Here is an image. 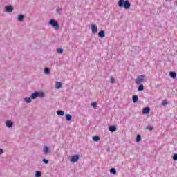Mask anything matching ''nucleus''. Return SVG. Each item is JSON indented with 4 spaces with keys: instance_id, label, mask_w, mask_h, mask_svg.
I'll return each instance as SVG.
<instances>
[{
    "instance_id": "1",
    "label": "nucleus",
    "mask_w": 177,
    "mask_h": 177,
    "mask_svg": "<svg viewBox=\"0 0 177 177\" xmlns=\"http://www.w3.org/2000/svg\"><path fill=\"white\" fill-rule=\"evenodd\" d=\"M118 5L119 8H124V9L131 8V3L128 0H119Z\"/></svg>"
},
{
    "instance_id": "2",
    "label": "nucleus",
    "mask_w": 177,
    "mask_h": 177,
    "mask_svg": "<svg viewBox=\"0 0 177 177\" xmlns=\"http://www.w3.org/2000/svg\"><path fill=\"white\" fill-rule=\"evenodd\" d=\"M48 24H50V26H52V27L56 30H60V25L55 19H50Z\"/></svg>"
},
{
    "instance_id": "3",
    "label": "nucleus",
    "mask_w": 177,
    "mask_h": 177,
    "mask_svg": "<svg viewBox=\"0 0 177 177\" xmlns=\"http://www.w3.org/2000/svg\"><path fill=\"white\" fill-rule=\"evenodd\" d=\"M44 93L35 92L31 95V99H37V97H44Z\"/></svg>"
},
{
    "instance_id": "4",
    "label": "nucleus",
    "mask_w": 177,
    "mask_h": 177,
    "mask_svg": "<svg viewBox=\"0 0 177 177\" xmlns=\"http://www.w3.org/2000/svg\"><path fill=\"white\" fill-rule=\"evenodd\" d=\"M144 81H145V75H140L136 80V84H137V85H139L142 84V82H143Z\"/></svg>"
},
{
    "instance_id": "5",
    "label": "nucleus",
    "mask_w": 177,
    "mask_h": 177,
    "mask_svg": "<svg viewBox=\"0 0 177 177\" xmlns=\"http://www.w3.org/2000/svg\"><path fill=\"white\" fill-rule=\"evenodd\" d=\"M91 31L93 34H96L97 32V26L95 25V24H92L91 25Z\"/></svg>"
},
{
    "instance_id": "6",
    "label": "nucleus",
    "mask_w": 177,
    "mask_h": 177,
    "mask_svg": "<svg viewBox=\"0 0 177 177\" xmlns=\"http://www.w3.org/2000/svg\"><path fill=\"white\" fill-rule=\"evenodd\" d=\"M78 160H80V156L78 155H74L71 157V162H77Z\"/></svg>"
},
{
    "instance_id": "7",
    "label": "nucleus",
    "mask_w": 177,
    "mask_h": 177,
    "mask_svg": "<svg viewBox=\"0 0 177 177\" xmlns=\"http://www.w3.org/2000/svg\"><path fill=\"white\" fill-rule=\"evenodd\" d=\"M150 113V107H145L142 110V114H149Z\"/></svg>"
},
{
    "instance_id": "8",
    "label": "nucleus",
    "mask_w": 177,
    "mask_h": 177,
    "mask_svg": "<svg viewBox=\"0 0 177 177\" xmlns=\"http://www.w3.org/2000/svg\"><path fill=\"white\" fill-rule=\"evenodd\" d=\"M98 37H100V38H104L106 37L104 30H100L98 33Z\"/></svg>"
},
{
    "instance_id": "9",
    "label": "nucleus",
    "mask_w": 177,
    "mask_h": 177,
    "mask_svg": "<svg viewBox=\"0 0 177 177\" xmlns=\"http://www.w3.org/2000/svg\"><path fill=\"white\" fill-rule=\"evenodd\" d=\"M109 131H110V132H115V131H117V127L115 126H110L109 127Z\"/></svg>"
},
{
    "instance_id": "10",
    "label": "nucleus",
    "mask_w": 177,
    "mask_h": 177,
    "mask_svg": "<svg viewBox=\"0 0 177 177\" xmlns=\"http://www.w3.org/2000/svg\"><path fill=\"white\" fill-rule=\"evenodd\" d=\"M6 12H13V8L12 6H6Z\"/></svg>"
},
{
    "instance_id": "11",
    "label": "nucleus",
    "mask_w": 177,
    "mask_h": 177,
    "mask_svg": "<svg viewBox=\"0 0 177 177\" xmlns=\"http://www.w3.org/2000/svg\"><path fill=\"white\" fill-rule=\"evenodd\" d=\"M6 127H8V128H10V127H12V125H13V122H12L11 120H8L6 122Z\"/></svg>"
},
{
    "instance_id": "12",
    "label": "nucleus",
    "mask_w": 177,
    "mask_h": 177,
    "mask_svg": "<svg viewBox=\"0 0 177 177\" xmlns=\"http://www.w3.org/2000/svg\"><path fill=\"white\" fill-rule=\"evenodd\" d=\"M55 88L57 89H60V88H62V82H57L56 84H55Z\"/></svg>"
},
{
    "instance_id": "13",
    "label": "nucleus",
    "mask_w": 177,
    "mask_h": 177,
    "mask_svg": "<svg viewBox=\"0 0 177 177\" xmlns=\"http://www.w3.org/2000/svg\"><path fill=\"white\" fill-rule=\"evenodd\" d=\"M169 75L171 78H176V72H170L169 73Z\"/></svg>"
},
{
    "instance_id": "14",
    "label": "nucleus",
    "mask_w": 177,
    "mask_h": 177,
    "mask_svg": "<svg viewBox=\"0 0 177 177\" xmlns=\"http://www.w3.org/2000/svg\"><path fill=\"white\" fill-rule=\"evenodd\" d=\"M138 100H139V97H138V95H133V102L134 103H136L138 102Z\"/></svg>"
},
{
    "instance_id": "15",
    "label": "nucleus",
    "mask_w": 177,
    "mask_h": 177,
    "mask_svg": "<svg viewBox=\"0 0 177 177\" xmlns=\"http://www.w3.org/2000/svg\"><path fill=\"white\" fill-rule=\"evenodd\" d=\"M138 91L140 92V91H145V86L143 84H140L138 88Z\"/></svg>"
},
{
    "instance_id": "16",
    "label": "nucleus",
    "mask_w": 177,
    "mask_h": 177,
    "mask_svg": "<svg viewBox=\"0 0 177 177\" xmlns=\"http://www.w3.org/2000/svg\"><path fill=\"white\" fill-rule=\"evenodd\" d=\"M48 151H49V148H48V147H44V154H48Z\"/></svg>"
},
{
    "instance_id": "17",
    "label": "nucleus",
    "mask_w": 177,
    "mask_h": 177,
    "mask_svg": "<svg viewBox=\"0 0 177 177\" xmlns=\"http://www.w3.org/2000/svg\"><path fill=\"white\" fill-rule=\"evenodd\" d=\"M111 174H113V175H115L117 174V170H115V168H112L110 170Z\"/></svg>"
},
{
    "instance_id": "18",
    "label": "nucleus",
    "mask_w": 177,
    "mask_h": 177,
    "mask_svg": "<svg viewBox=\"0 0 177 177\" xmlns=\"http://www.w3.org/2000/svg\"><path fill=\"white\" fill-rule=\"evenodd\" d=\"M24 19V15H19L18 16V20H19V21H21Z\"/></svg>"
},
{
    "instance_id": "19",
    "label": "nucleus",
    "mask_w": 177,
    "mask_h": 177,
    "mask_svg": "<svg viewBox=\"0 0 177 177\" xmlns=\"http://www.w3.org/2000/svg\"><path fill=\"white\" fill-rule=\"evenodd\" d=\"M71 118H72L71 115H70V114L66 115V119L67 120V121H71Z\"/></svg>"
},
{
    "instance_id": "20",
    "label": "nucleus",
    "mask_w": 177,
    "mask_h": 177,
    "mask_svg": "<svg viewBox=\"0 0 177 177\" xmlns=\"http://www.w3.org/2000/svg\"><path fill=\"white\" fill-rule=\"evenodd\" d=\"M57 115H64V111H57Z\"/></svg>"
},
{
    "instance_id": "21",
    "label": "nucleus",
    "mask_w": 177,
    "mask_h": 177,
    "mask_svg": "<svg viewBox=\"0 0 177 177\" xmlns=\"http://www.w3.org/2000/svg\"><path fill=\"white\" fill-rule=\"evenodd\" d=\"M140 140H142V137L140 136V135H137V137H136V142H140Z\"/></svg>"
},
{
    "instance_id": "22",
    "label": "nucleus",
    "mask_w": 177,
    "mask_h": 177,
    "mask_svg": "<svg viewBox=\"0 0 177 177\" xmlns=\"http://www.w3.org/2000/svg\"><path fill=\"white\" fill-rule=\"evenodd\" d=\"M93 140L95 142H97L98 140H100V138H99V136H94V137H93Z\"/></svg>"
},
{
    "instance_id": "23",
    "label": "nucleus",
    "mask_w": 177,
    "mask_h": 177,
    "mask_svg": "<svg viewBox=\"0 0 177 177\" xmlns=\"http://www.w3.org/2000/svg\"><path fill=\"white\" fill-rule=\"evenodd\" d=\"M41 171H37L35 172V176H36V177H41Z\"/></svg>"
},
{
    "instance_id": "24",
    "label": "nucleus",
    "mask_w": 177,
    "mask_h": 177,
    "mask_svg": "<svg viewBox=\"0 0 177 177\" xmlns=\"http://www.w3.org/2000/svg\"><path fill=\"white\" fill-rule=\"evenodd\" d=\"M45 74H50V70H49L48 68H46L44 70Z\"/></svg>"
},
{
    "instance_id": "25",
    "label": "nucleus",
    "mask_w": 177,
    "mask_h": 177,
    "mask_svg": "<svg viewBox=\"0 0 177 177\" xmlns=\"http://www.w3.org/2000/svg\"><path fill=\"white\" fill-rule=\"evenodd\" d=\"M162 106H167V104H168V102L167 101V100H165L162 102Z\"/></svg>"
},
{
    "instance_id": "26",
    "label": "nucleus",
    "mask_w": 177,
    "mask_h": 177,
    "mask_svg": "<svg viewBox=\"0 0 177 177\" xmlns=\"http://www.w3.org/2000/svg\"><path fill=\"white\" fill-rule=\"evenodd\" d=\"M91 106L93 107V109H96V107H97V104L96 102H93Z\"/></svg>"
},
{
    "instance_id": "27",
    "label": "nucleus",
    "mask_w": 177,
    "mask_h": 177,
    "mask_svg": "<svg viewBox=\"0 0 177 177\" xmlns=\"http://www.w3.org/2000/svg\"><path fill=\"white\" fill-rule=\"evenodd\" d=\"M63 48H57V52L59 54L63 53Z\"/></svg>"
},
{
    "instance_id": "28",
    "label": "nucleus",
    "mask_w": 177,
    "mask_h": 177,
    "mask_svg": "<svg viewBox=\"0 0 177 177\" xmlns=\"http://www.w3.org/2000/svg\"><path fill=\"white\" fill-rule=\"evenodd\" d=\"M25 102H26V103H31V98H25Z\"/></svg>"
},
{
    "instance_id": "29",
    "label": "nucleus",
    "mask_w": 177,
    "mask_h": 177,
    "mask_svg": "<svg viewBox=\"0 0 177 177\" xmlns=\"http://www.w3.org/2000/svg\"><path fill=\"white\" fill-rule=\"evenodd\" d=\"M146 129H148V131H153V127L151 126H147Z\"/></svg>"
},
{
    "instance_id": "30",
    "label": "nucleus",
    "mask_w": 177,
    "mask_h": 177,
    "mask_svg": "<svg viewBox=\"0 0 177 177\" xmlns=\"http://www.w3.org/2000/svg\"><path fill=\"white\" fill-rule=\"evenodd\" d=\"M173 160L174 161H177V153H174V155L173 156Z\"/></svg>"
},
{
    "instance_id": "31",
    "label": "nucleus",
    "mask_w": 177,
    "mask_h": 177,
    "mask_svg": "<svg viewBox=\"0 0 177 177\" xmlns=\"http://www.w3.org/2000/svg\"><path fill=\"white\" fill-rule=\"evenodd\" d=\"M111 84H114V82H115V80H114L113 77H111Z\"/></svg>"
},
{
    "instance_id": "32",
    "label": "nucleus",
    "mask_w": 177,
    "mask_h": 177,
    "mask_svg": "<svg viewBox=\"0 0 177 177\" xmlns=\"http://www.w3.org/2000/svg\"><path fill=\"white\" fill-rule=\"evenodd\" d=\"M43 162H44V164H48L49 162V160H48L46 159H44Z\"/></svg>"
},
{
    "instance_id": "33",
    "label": "nucleus",
    "mask_w": 177,
    "mask_h": 177,
    "mask_svg": "<svg viewBox=\"0 0 177 177\" xmlns=\"http://www.w3.org/2000/svg\"><path fill=\"white\" fill-rule=\"evenodd\" d=\"M3 153V150L2 149H0V154H2Z\"/></svg>"
},
{
    "instance_id": "34",
    "label": "nucleus",
    "mask_w": 177,
    "mask_h": 177,
    "mask_svg": "<svg viewBox=\"0 0 177 177\" xmlns=\"http://www.w3.org/2000/svg\"><path fill=\"white\" fill-rule=\"evenodd\" d=\"M166 1H168V0H165Z\"/></svg>"
}]
</instances>
